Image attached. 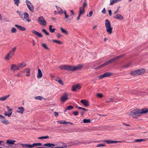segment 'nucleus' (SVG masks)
I'll use <instances>...</instances> for the list:
<instances>
[{
  "label": "nucleus",
  "mask_w": 148,
  "mask_h": 148,
  "mask_svg": "<svg viewBox=\"0 0 148 148\" xmlns=\"http://www.w3.org/2000/svg\"><path fill=\"white\" fill-rule=\"evenodd\" d=\"M83 67L82 64H79L76 66L71 65H64L60 66L59 68L61 69H64L69 71H74L82 69Z\"/></svg>",
  "instance_id": "1"
},
{
  "label": "nucleus",
  "mask_w": 148,
  "mask_h": 148,
  "mask_svg": "<svg viewBox=\"0 0 148 148\" xmlns=\"http://www.w3.org/2000/svg\"><path fill=\"white\" fill-rule=\"evenodd\" d=\"M105 26L106 31L108 34H111L112 33L113 28L111 26L110 22L108 19L105 20Z\"/></svg>",
  "instance_id": "2"
},
{
  "label": "nucleus",
  "mask_w": 148,
  "mask_h": 148,
  "mask_svg": "<svg viewBox=\"0 0 148 148\" xmlns=\"http://www.w3.org/2000/svg\"><path fill=\"white\" fill-rule=\"evenodd\" d=\"M128 115L134 118H137L140 116L138 109H135L130 111Z\"/></svg>",
  "instance_id": "3"
},
{
  "label": "nucleus",
  "mask_w": 148,
  "mask_h": 148,
  "mask_svg": "<svg viewBox=\"0 0 148 148\" xmlns=\"http://www.w3.org/2000/svg\"><path fill=\"white\" fill-rule=\"evenodd\" d=\"M68 94L66 92L63 93L60 98L61 101L63 103L64 102L68 99Z\"/></svg>",
  "instance_id": "4"
},
{
  "label": "nucleus",
  "mask_w": 148,
  "mask_h": 148,
  "mask_svg": "<svg viewBox=\"0 0 148 148\" xmlns=\"http://www.w3.org/2000/svg\"><path fill=\"white\" fill-rule=\"evenodd\" d=\"M38 22L42 26H45L46 25V21L43 16H40L38 18Z\"/></svg>",
  "instance_id": "5"
},
{
  "label": "nucleus",
  "mask_w": 148,
  "mask_h": 148,
  "mask_svg": "<svg viewBox=\"0 0 148 148\" xmlns=\"http://www.w3.org/2000/svg\"><path fill=\"white\" fill-rule=\"evenodd\" d=\"M27 6L29 10L32 13L34 12V7L30 2L27 0H26Z\"/></svg>",
  "instance_id": "6"
},
{
  "label": "nucleus",
  "mask_w": 148,
  "mask_h": 148,
  "mask_svg": "<svg viewBox=\"0 0 148 148\" xmlns=\"http://www.w3.org/2000/svg\"><path fill=\"white\" fill-rule=\"evenodd\" d=\"M112 73L110 72H106L103 74L101 75L99 77V79H102L105 77H108L112 75Z\"/></svg>",
  "instance_id": "7"
},
{
  "label": "nucleus",
  "mask_w": 148,
  "mask_h": 148,
  "mask_svg": "<svg viewBox=\"0 0 148 148\" xmlns=\"http://www.w3.org/2000/svg\"><path fill=\"white\" fill-rule=\"evenodd\" d=\"M0 118L1 119V121L5 125H8L9 123V121L6 120L5 117L1 114H0Z\"/></svg>",
  "instance_id": "8"
},
{
  "label": "nucleus",
  "mask_w": 148,
  "mask_h": 148,
  "mask_svg": "<svg viewBox=\"0 0 148 148\" xmlns=\"http://www.w3.org/2000/svg\"><path fill=\"white\" fill-rule=\"evenodd\" d=\"M81 88V86L79 84L75 85L72 86L71 90L73 91H76L77 90Z\"/></svg>",
  "instance_id": "9"
},
{
  "label": "nucleus",
  "mask_w": 148,
  "mask_h": 148,
  "mask_svg": "<svg viewBox=\"0 0 148 148\" xmlns=\"http://www.w3.org/2000/svg\"><path fill=\"white\" fill-rule=\"evenodd\" d=\"M11 69L13 71H16L19 69V68L18 65L15 64H12L11 66Z\"/></svg>",
  "instance_id": "10"
},
{
  "label": "nucleus",
  "mask_w": 148,
  "mask_h": 148,
  "mask_svg": "<svg viewBox=\"0 0 148 148\" xmlns=\"http://www.w3.org/2000/svg\"><path fill=\"white\" fill-rule=\"evenodd\" d=\"M77 142H78V143H73V145H78L79 143H82V144H89L90 143H92L93 142H98V141H93V142H91V141H87L85 142H80L79 141H77Z\"/></svg>",
  "instance_id": "11"
},
{
  "label": "nucleus",
  "mask_w": 148,
  "mask_h": 148,
  "mask_svg": "<svg viewBox=\"0 0 148 148\" xmlns=\"http://www.w3.org/2000/svg\"><path fill=\"white\" fill-rule=\"evenodd\" d=\"M139 111L141 116V114L147 113L148 112V109L147 108H144L142 109L139 110Z\"/></svg>",
  "instance_id": "12"
},
{
  "label": "nucleus",
  "mask_w": 148,
  "mask_h": 148,
  "mask_svg": "<svg viewBox=\"0 0 148 148\" xmlns=\"http://www.w3.org/2000/svg\"><path fill=\"white\" fill-rule=\"evenodd\" d=\"M24 20L25 19L28 22H30L31 20L30 19L29 17V14L25 12L24 13Z\"/></svg>",
  "instance_id": "13"
},
{
  "label": "nucleus",
  "mask_w": 148,
  "mask_h": 148,
  "mask_svg": "<svg viewBox=\"0 0 148 148\" xmlns=\"http://www.w3.org/2000/svg\"><path fill=\"white\" fill-rule=\"evenodd\" d=\"M104 142H106L107 144H112L116 143H121L122 142L121 141H111L110 140H106L104 141Z\"/></svg>",
  "instance_id": "14"
},
{
  "label": "nucleus",
  "mask_w": 148,
  "mask_h": 148,
  "mask_svg": "<svg viewBox=\"0 0 148 148\" xmlns=\"http://www.w3.org/2000/svg\"><path fill=\"white\" fill-rule=\"evenodd\" d=\"M25 110V109L23 107H18V108L16 112L18 113L22 114Z\"/></svg>",
  "instance_id": "15"
},
{
  "label": "nucleus",
  "mask_w": 148,
  "mask_h": 148,
  "mask_svg": "<svg viewBox=\"0 0 148 148\" xmlns=\"http://www.w3.org/2000/svg\"><path fill=\"white\" fill-rule=\"evenodd\" d=\"M16 47H14L13 48H12V49L11 50L9 53V54L11 56H12V57L14 54L15 53L16 51Z\"/></svg>",
  "instance_id": "16"
},
{
  "label": "nucleus",
  "mask_w": 148,
  "mask_h": 148,
  "mask_svg": "<svg viewBox=\"0 0 148 148\" xmlns=\"http://www.w3.org/2000/svg\"><path fill=\"white\" fill-rule=\"evenodd\" d=\"M15 26L19 30H21L22 31H24L26 29V28L25 27L17 25H15Z\"/></svg>",
  "instance_id": "17"
},
{
  "label": "nucleus",
  "mask_w": 148,
  "mask_h": 148,
  "mask_svg": "<svg viewBox=\"0 0 148 148\" xmlns=\"http://www.w3.org/2000/svg\"><path fill=\"white\" fill-rule=\"evenodd\" d=\"M81 102L85 106L87 107L89 105V102L88 101H86L85 100H81Z\"/></svg>",
  "instance_id": "18"
},
{
  "label": "nucleus",
  "mask_w": 148,
  "mask_h": 148,
  "mask_svg": "<svg viewBox=\"0 0 148 148\" xmlns=\"http://www.w3.org/2000/svg\"><path fill=\"white\" fill-rule=\"evenodd\" d=\"M114 18L118 20H122L123 19V16L120 14H117L116 15L114 16Z\"/></svg>",
  "instance_id": "19"
},
{
  "label": "nucleus",
  "mask_w": 148,
  "mask_h": 148,
  "mask_svg": "<svg viewBox=\"0 0 148 148\" xmlns=\"http://www.w3.org/2000/svg\"><path fill=\"white\" fill-rule=\"evenodd\" d=\"M32 32L33 34L39 37H42V35L41 34L39 33L35 30H32Z\"/></svg>",
  "instance_id": "20"
},
{
  "label": "nucleus",
  "mask_w": 148,
  "mask_h": 148,
  "mask_svg": "<svg viewBox=\"0 0 148 148\" xmlns=\"http://www.w3.org/2000/svg\"><path fill=\"white\" fill-rule=\"evenodd\" d=\"M24 72L27 73L26 76L27 77H29L31 75L30 70L29 68H26L24 70Z\"/></svg>",
  "instance_id": "21"
},
{
  "label": "nucleus",
  "mask_w": 148,
  "mask_h": 148,
  "mask_svg": "<svg viewBox=\"0 0 148 148\" xmlns=\"http://www.w3.org/2000/svg\"><path fill=\"white\" fill-rule=\"evenodd\" d=\"M138 75H141L145 73V69H141L137 70Z\"/></svg>",
  "instance_id": "22"
},
{
  "label": "nucleus",
  "mask_w": 148,
  "mask_h": 148,
  "mask_svg": "<svg viewBox=\"0 0 148 148\" xmlns=\"http://www.w3.org/2000/svg\"><path fill=\"white\" fill-rule=\"evenodd\" d=\"M79 14L80 15H81L84 14L85 12L84 8L83 7H80L79 8Z\"/></svg>",
  "instance_id": "23"
},
{
  "label": "nucleus",
  "mask_w": 148,
  "mask_h": 148,
  "mask_svg": "<svg viewBox=\"0 0 148 148\" xmlns=\"http://www.w3.org/2000/svg\"><path fill=\"white\" fill-rule=\"evenodd\" d=\"M23 147L31 148H32V145H29L25 144H21Z\"/></svg>",
  "instance_id": "24"
},
{
  "label": "nucleus",
  "mask_w": 148,
  "mask_h": 148,
  "mask_svg": "<svg viewBox=\"0 0 148 148\" xmlns=\"http://www.w3.org/2000/svg\"><path fill=\"white\" fill-rule=\"evenodd\" d=\"M43 146H46L52 148L53 147L55 146V145L53 143H47L44 144Z\"/></svg>",
  "instance_id": "25"
},
{
  "label": "nucleus",
  "mask_w": 148,
  "mask_h": 148,
  "mask_svg": "<svg viewBox=\"0 0 148 148\" xmlns=\"http://www.w3.org/2000/svg\"><path fill=\"white\" fill-rule=\"evenodd\" d=\"M121 1V0H110V5H112L114 3L118 2H120Z\"/></svg>",
  "instance_id": "26"
},
{
  "label": "nucleus",
  "mask_w": 148,
  "mask_h": 148,
  "mask_svg": "<svg viewBox=\"0 0 148 148\" xmlns=\"http://www.w3.org/2000/svg\"><path fill=\"white\" fill-rule=\"evenodd\" d=\"M15 142L16 141L15 140L11 139H8L6 141V143H7L11 145H13Z\"/></svg>",
  "instance_id": "27"
},
{
  "label": "nucleus",
  "mask_w": 148,
  "mask_h": 148,
  "mask_svg": "<svg viewBox=\"0 0 148 148\" xmlns=\"http://www.w3.org/2000/svg\"><path fill=\"white\" fill-rule=\"evenodd\" d=\"M10 96V95H7L5 96L1 97H0V101H4L5 100Z\"/></svg>",
  "instance_id": "28"
},
{
  "label": "nucleus",
  "mask_w": 148,
  "mask_h": 148,
  "mask_svg": "<svg viewBox=\"0 0 148 148\" xmlns=\"http://www.w3.org/2000/svg\"><path fill=\"white\" fill-rule=\"evenodd\" d=\"M38 75H37V77L38 78H41L42 76V73L41 70L40 69H38Z\"/></svg>",
  "instance_id": "29"
},
{
  "label": "nucleus",
  "mask_w": 148,
  "mask_h": 148,
  "mask_svg": "<svg viewBox=\"0 0 148 148\" xmlns=\"http://www.w3.org/2000/svg\"><path fill=\"white\" fill-rule=\"evenodd\" d=\"M16 12L18 14L20 17L22 19L24 20L23 17V15L24 14H23L22 13V12L21 11L17 10L16 11Z\"/></svg>",
  "instance_id": "30"
},
{
  "label": "nucleus",
  "mask_w": 148,
  "mask_h": 148,
  "mask_svg": "<svg viewBox=\"0 0 148 148\" xmlns=\"http://www.w3.org/2000/svg\"><path fill=\"white\" fill-rule=\"evenodd\" d=\"M18 65L19 69L20 68H23L26 66V64L24 62H22L18 64Z\"/></svg>",
  "instance_id": "31"
},
{
  "label": "nucleus",
  "mask_w": 148,
  "mask_h": 148,
  "mask_svg": "<svg viewBox=\"0 0 148 148\" xmlns=\"http://www.w3.org/2000/svg\"><path fill=\"white\" fill-rule=\"evenodd\" d=\"M130 74L133 76L138 75L137 70L131 71Z\"/></svg>",
  "instance_id": "32"
},
{
  "label": "nucleus",
  "mask_w": 148,
  "mask_h": 148,
  "mask_svg": "<svg viewBox=\"0 0 148 148\" xmlns=\"http://www.w3.org/2000/svg\"><path fill=\"white\" fill-rule=\"evenodd\" d=\"M56 7L59 14H61L63 13V10L61 8L57 6H56Z\"/></svg>",
  "instance_id": "33"
},
{
  "label": "nucleus",
  "mask_w": 148,
  "mask_h": 148,
  "mask_svg": "<svg viewBox=\"0 0 148 148\" xmlns=\"http://www.w3.org/2000/svg\"><path fill=\"white\" fill-rule=\"evenodd\" d=\"M114 61V60H113V58H112L104 63L106 66L110 64L111 63Z\"/></svg>",
  "instance_id": "34"
},
{
  "label": "nucleus",
  "mask_w": 148,
  "mask_h": 148,
  "mask_svg": "<svg viewBox=\"0 0 148 148\" xmlns=\"http://www.w3.org/2000/svg\"><path fill=\"white\" fill-rule=\"evenodd\" d=\"M114 61V60H113V58H112L104 63L106 66L110 64L111 63Z\"/></svg>",
  "instance_id": "35"
},
{
  "label": "nucleus",
  "mask_w": 148,
  "mask_h": 148,
  "mask_svg": "<svg viewBox=\"0 0 148 148\" xmlns=\"http://www.w3.org/2000/svg\"><path fill=\"white\" fill-rule=\"evenodd\" d=\"M52 27L53 26L52 25H50L49 27V29L50 32L51 33L54 32L56 30V29L54 28H52Z\"/></svg>",
  "instance_id": "36"
},
{
  "label": "nucleus",
  "mask_w": 148,
  "mask_h": 148,
  "mask_svg": "<svg viewBox=\"0 0 148 148\" xmlns=\"http://www.w3.org/2000/svg\"><path fill=\"white\" fill-rule=\"evenodd\" d=\"M124 56V55L123 54L121 55H119L115 58H113V60H114V61H115V60L118 59L120 58H121L123 57Z\"/></svg>",
  "instance_id": "37"
},
{
  "label": "nucleus",
  "mask_w": 148,
  "mask_h": 148,
  "mask_svg": "<svg viewBox=\"0 0 148 148\" xmlns=\"http://www.w3.org/2000/svg\"><path fill=\"white\" fill-rule=\"evenodd\" d=\"M60 30L62 33L66 35L68 34V33L67 31L64 29L63 27H60Z\"/></svg>",
  "instance_id": "38"
},
{
  "label": "nucleus",
  "mask_w": 148,
  "mask_h": 148,
  "mask_svg": "<svg viewBox=\"0 0 148 148\" xmlns=\"http://www.w3.org/2000/svg\"><path fill=\"white\" fill-rule=\"evenodd\" d=\"M42 144L40 143H34L32 145V147H34L35 146H42Z\"/></svg>",
  "instance_id": "39"
},
{
  "label": "nucleus",
  "mask_w": 148,
  "mask_h": 148,
  "mask_svg": "<svg viewBox=\"0 0 148 148\" xmlns=\"http://www.w3.org/2000/svg\"><path fill=\"white\" fill-rule=\"evenodd\" d=\"M131 64V62H129L126 64L124 65V66H123L122 67V68H127L129 67H130Z\"/></svg>",
  "instance_id": "40"
},
{
  "label": "nucleus",
  "mask_w": 148,
  "mask_h": 148,
  "mask_svg": "<svg viewBox=\"0 0 148 148\" xmlns=\"http://www.w3.org/2000/svg\"><path fill=\"white\" fill-rule=\"evenodd\" d=\"M12 57V56H11L8 53L5 56V59L7 60H9L10 59V58Z\"/></svg>",
  "instance_id": "41"
},
{
  "label": "nucleus",
  "mask_w": 148,
  "mask_h": 148,
  "mask_svg": "<svg viewBox=\"0 0 148 148\" xmlns=\"http://www.w3.org/2000/svg\"><path fill=\"white\" fill-rule=\"evenodd\" d=\"M36 100H42V99H43V98L40 96H37L35 97L34 98Z\"/></svg>",
  "instance_id": "42"
},
{
  "label": "nucleus",
  "mask_w": 148,
  "mask_h": 148,
  "mask_svg": "<svg viewBox=\"0 0 148 148\" xmlns=\"http://www.w3.org/2000/svg\"><path fill=\"white\" fill-rule=\"evenodd\" d=\"M12 114V112H11L9 113H8L7 112H5L4 114V115L5 116H7L8 117H10L11 116Z\"/></svg>",
  "instance_id": "43"
},
{
  "label": "nucleus",
  "mask_w": 148,
  "mask_h": 148,
  "mask_svg": "<svg viewBox=\"0 0 148 148\" xmlns=\"http://www.w3.org/2000/svg\"><path fill=\"white\" fill-rule=\"evenodd\" d=\"M49 136H42L40 137H39L38 138V139H41L42 140L43 139H46L47 138H49Z\"/></svg>",
  "instance_id": "44"
},
{
  "label": "nucleus",
  "mask_w": 148,
  "mask_h": 148,
  "mask_svg": "<svg viewBox=\"0 0 148 148\" xmlns=\"http://www.w3.org/2000/svg\"><path fill=\"white\" fill-rule=\"evenodd\" d=\"M84 123H89L90 122V119H85L83 120Z\"/></svg>",
  "instance_id": "45"
},
{
  "label": "nucleus",
  "mask_w": 148,
  "mask_h": 148,
  "mask_svg": "<svg viewBox=\"0 0 148 148\" xmlns=\"http://www.w3.org/2000/svg\"><path fill=\"white\" fill-rule=\"evenodd\" d=\"M57 122L61 124H66V121L65 120H61L58 121Z\"/></svg>",
  "instance_id": "46"
},
{
  "label": "nucleus",
  "mask_w": 148,
  "mask_h": 148,
  "mask_svg": "<svg viewBox=\"0 0 148 148\" xmlns=\"http://www.w3.org/2000/svg\"><path fill=\"white\" fill-rule=\"evenodd\" d=\"M52 41L54 42L57 43L59 44H62V43L61 41L59 40H52Z\"/></svg>",
  "instance_id": "47"
},
{
  "label": "nucleus",
  "mask_w": 148,
  "mask_h": 148,
  "mask_svg": "<svg viewBox=\"0 0 148 148\" xmlns=\"http://www.w3.org/2000/svg\"><path fill=\"white\" fill-rule=\"evenodd\" d=\"M14 4L17 6H18L20 3L19 0H14Z\"/></svg>",
  "instance_id": "48"
},
{
  "label": "nucleus",
  "mask_w": 148,
  "mask_h": 148,
  "mask_svg": "<svg viewBox=\"0 0 148 148\" xmlns=\"http://www.w3.org/2000/svg\"><path fill=\"white\" fill-rule=\"evenodd\" d=\"M145 140V139H137L136 140H134V142H140L143 141H144Z\"/></svg>",
  "instance_id": "49"
},
{
  "label": "nucleus",
  "mask_w": 148,
  "mask_h": 148,
  "mask_svg": "<svg viewBox=\"0 0 148 148\" xmlns=\"http://www.w3.org/2000/svg\"><path fill=\"white\" fill-rule=\"evenodd\" d=\"M42 46L45 49L47 50L49 49V48L47 47L46 44L43 43L42 44Z\"/></svg>",
  "instance_id": "50"
},
{
  "label": "nucleus",
  "mask_w": 148,
  "mask_h": 148,
  "mask_svg": "<svg viewBox=\"0 0 148 148\" xmlns=\"http://www.w3.org/2000/svg\"><path fill=\"white\" fill-rule=\"evenodd\" d=\"M73 108V107L72 106H69L66 108V110H70Z\"/></svg>",
  "instance_id": "51"
},
{
  "label": "nucleus",
  "mask_w": 148,
  "mask_h": 148,
  "mask_svg": "<svg viewBox=\"0 0 148 148\" xmlns=\"http://www.w3.org/2000/svg\"><path fill=\"white\" fill-rule=\"evenodd\" d=\"M16 30L15 28L13 27L12 28L11 32L12 33H14L16 32Z\"/></svg>",
  "instance_id": "52"
},
{
  "label": "nucleus",
  "mask_w": 148,
  "mask_h": 148,
  "mask_svg": "<svg viewBox=\"0 0 148 148\" xmlns=\"http://www.w3.org/2000/svg\"><path fill=\"white\" fill-rule=\"evenodd\" d=\"M63 13H64L65 15V18L66 19L69 18V16L66 14V10H64V12H63Z\"/></svg>",
  "instance_id": "53"
},
{
  "label": "nucleus",
  "mask_w": 148,
  "mask_h": 148,
  "mask_svg": "<svg viewBox=\"0 0 148 148\" xmlns=\"http://www.w3.org/2000/svg\"><path fill=\"white\" fill-rule=\"evenodd\" d=\"M96 95L98 97L100 98H101L103 97L102 94L101 93H97Z\"/></svg>",
  "instance_id": "54"
},
{
  "label": "nucleus",
  "mask_w": 148,
  "mask_h": 148,
  "mask_svg": "<svg viewBox=\"0 0 148 148\" xmlns=\"http://www.w3.org/2000/svg\"><path fill=\"white\" fill-rule=\"evenodd\" d=\"M105 145L103 143H101L98 144L96 146L97 147H104Z\"/></svg>",
  "instance_id": "55"
},
{
  "label": "nucleus",
  "mask_w": 148,
  "mask_h": 148,
  "mask_svg": "<svg viewBox=\"0 0 148 148\" xmlns=\"http://www.w3.org/2000/svg\"><path fill=\"white\" fill-rule=\"evenodd\" d=\"M56 81L58 82L61 85L63 86L64 85V84L62 81L61 79H60L59 80H56Z\"/></svg>",
  "instance_id": "56"
},
{
  "label": "nucleus",
  "mask_w": 148,
  "mask_h": 148,
  "mask_svg": "<svg viewBox=\"0 0 148 148\" xmlns=\"http://www.w3.org/2000/svg\"><path fill=\"white\" fill-rule=\"evenodd\" d=\"M42 31L47 35H49V33L48 32H47L46 30L45 29H42Z\"/></svg>",
  "instance_id": "57"
},
{
  "label": "nucleus",
  "mask_w": 148,
  "mask_h": 148,
  "mask_svg": "<svg viewBox=\"0 0 148 148\" xmlns=\"http://www.w3.org/2000/svg\"><path fill=\"white\" fill-rule=\"evenodd\" d=\"M92 14H93V12L92 10H91L89 12V15L88 14H87V16L88 17H90L91 16H92Z\"/></svg>",
  "instance_id": "58"
},
{
  "label": "nucleus",
  "mask_w": 148,
  "mask_h": 148,
  "mask_svg": "<svg viewBox=\"0 0 148 148\" xmlns=\"http://www.w3.org/2000/svg\"><path fill=\"white\" fill-rule=\"evenodd\" d=\"M113 101V99L112 98H109L107 99L106 102L107 103H110L112 102Z\"/></svg>",
  "instance_id": "59"
},
{
  "label": "nucleus",
  "mask_w": 148,
  "mask_h": 148,
  "mask_svg": "<svg viewBox=\"0 0 148 148\" xmlns=\"http://www.w3.org/2000/svg\"><path fill=\"white\" fill-rule=\"evenodd\" d=\"M84 1H85L83 4L82 6L81 7H83V8H84V7H86L87 5V4L86 3V0H84Z\"/></svg>",
  "instance_id": "60"
},
{
  "label": "nucleus",
  "mask_w": 148,
  "mask_h": 148,
  "mask_svg": "<svg viewBox=\"0 0 148 148\" xmlns=\"http://www.w3.org/2000/svg\"><path fill=\"white\" fill-rule=\"evenodd\" d=\"M73 113L74 115L77 116L78 114V112L77 111H73Z\"/></svg>",
  "instance_id": "61"
},
{
  "label": "nucleus",
  "mask_w": 148,
  "mask_h": 148,
  "mask_svg": "<svg viewBox=\"0 0 148 148\" xmlns=\"http://www.w3.org/2000/svg\"><path fill=\"white\" fill-rule=\"evenodd\" d=\"M106 66L105 64H104V63L101 65H100L98 67V69H99L101 68L102 67H104V66Z\"/></svg>",
  "instance_id": "62"
},
{
  "label": "nucleus",
  "mask_w": 148,
  "mask_h": 148,
  "mask_svg": "<svg viewBox=\"0 0 148 148\" xmlns=\"http://www.w3.org/2000/svg\"><path fill=\"white\" fill-rule=\"evenodd\" d=\"M120 8V6H119L118 7V8L117 9V10L115 11H114V14H115L116 13H117L119 11V9Z\"/></svg>",
  "instance_id": "63"
},
{
  "label": "nucleus",
  "mask_w": 148,
  "mask_h": 148,
  "mask_svg": "<svg viewBox=\"0 0 148 148\" xmlns=\"http://www.w3.org/2000/svg\"><path fill=\"white\" fill-rule=\"evenodd\" d=\"M104 14H105L106 13V9H105V8H104L103 10H102V11H101Z\"/></svg>",
  "instance_id": "64"
}]
</instances>
